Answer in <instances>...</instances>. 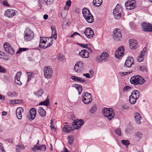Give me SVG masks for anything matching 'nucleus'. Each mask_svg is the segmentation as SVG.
<instances>
[{
  "mask_svg": "<svg viewBox=\"0 0 152 152\" xmlns=\"http://www.w3.org/2000/svg\"><path fill=\"white\" fill-rule=\"evenodd\" d=\"M130 81L132 84L134 85H142L145 82L144 79L139 75L132 77Z\"/></svg>",
  "mask_w": 152,
  "mask_h": 152,
  "instance_id": "1",
  "label": "nucleus"
},
{
  "mask_svg": "<svg viewBox=\"0 0 152 152\" xmlns=\"http://www.w3.org/2000/svg\"><path fill=\"white\" fill-rule=\"evenodd\" d=\"M71 118L72 120L73 121L72 124V126L74 130L79 129L80 128L81 126L83 124L84 121L83 120L77 118L74 119L75 118L74 115H72Z\"/></svg>",
  "mask_w": 152,
  "mask_h": 152,
  "instance_id": "2",
  "label": "nucleus"
},
{
  "mask_svg": "<svg viewBox=\"0 0 152 152\" xmlns=\"http://www.w3.org/2000/svg\"><path fill=\"white\" fill-rule=\"evenodd\" d=\"M82 12L84 18L88 22L91 23L93 22L94 20L93 17L88 9L86 8L83 9Z\"/></svg>",
  "mask_w": 152,
  "mask_h": 152,
  "instance_id": "3",
  "label": "nucleus"
},
{
  "mask_svg": "<svg viewBox=\"0 0 152 152\" xmlns=\"http://www.w3.org/2000/svg\"><path fill=\"white\" fill-rule=\"evenodd\" d=\"M24 39L26 41H30L34 37L33 32L29 28H28L25 30L24 34Z\"/></svg>",
  "mask_w": 152,
  "mask_h": 152,
  "instance_id": "4",
  "label": "nucleus"
},
{
  "mask_svg": "<svg viewBox=\"0 0 152 152\" xmlns=\"http://www.w3.org/2000/svg\"><path fill=\"white\" fill-rule=\"evenodd\" d=\"M122 12L121 7L118 4L113 11V15L115 18L116 19H119L121 17Z\"/></svg>",
  "mask_w": 152,
  "mask_h": 152,
  "instance_id": "5",
  "label": "nucleus"
},
{
  "mask_svg": "<svg viewBox=\"0 0 152 152\" xmlns=\"http://www.w3.org/2000/svg\"><path fill=\"white\" fill-rule=\"evenodd\" d=\"M84 69V65L83 63L81 61L77 62L75 65L74 70L77 73H80Z\"/></svg>",
  "mask_w": 152,
  "mask_h": 152,
  "instance_id": "6",
  "label": "nucleus"
},
{
  "mask_svg": "<svg viewBox=\"0 0 152 152\" xmlns=\"http://www.w3.org/2000/svg\"><path fill=\"white\" fill-rule=\"evenodd\" d=\"M44 75L47 79L50 78L53 74V70L50 66H45L43 69Z\"/></svg>",
  "mask_w": 152,
  "mask_h": 152,
  "instance_id": "7",
  "label": "nucleus"
},
{
  "mask_svg": "<svg viewBox=\"0 0 152 152\" xmlns=\"http://www.w3.org/2000/svg\"><path fill=\"white\" fill-rule=\"evenodd\" d=\"M92 100L91 94L87 92H85L82 99L83 102L85 104H88L91 102Z\"/></svg>",
  "mask_w": 152,
  "mask_h": 152,
  "instance_id": "8",
  "label": "nucleus"
},
{
  "mask_svg": "<svg viewBox=\"0 0 152 152\" xmlns=\"http://www.w3.org/2000/svg\"><path fill=\"white\" fill-rule=\"evenodd\" d=\"M3 46L4 49L7 53L11 55H13L15 51L14 49L9 43L5 42L4 43Z\"/></svg>",
  "mask_w": 152,
  "mask_h": 152,
  "instance_id": "9",
  "label": "nucleus"
},
{
  "mask_svg": "<svg viewBox=\"0 0 152 152\" xmlns=\"http://www.w3.org/2000/svg\"><path fill=\"white\" fill-rule=\"evenodd\" d=\"M124 48L123 46L118 48L115 52V57L118 59L121 58L124 55Z\"/></svg>",
  "mask_w": 152,
  "mask_h": 152,
  "instance_id": "10",
  "label": "nucleus"
},
{
  "mask_svg": "<svg viewBox=\"0 0 152 152\" xmlns=\"http://www.w3.org/2000/svg\"><path fill=\"white\" fill-rule=\"evenodd\" d=\"M108 57V54L106 52H103L99 56L96 57V59L99 62H104L107 60Z\"/></svg>",
  "mask_w": 152,
  "mask_h": 152,
  "instance_id": "11",
  "label": "nucleus"
},
{
  "mask_svg": "<svg viewBox=\"0 0 152 152\" xmlns=\"http://www.w3.org/2000/svg\"><path fill=\"white\" fill-rule=\"evenodd\" d=\"M143 31H152V25L150 23L143 22L141 24Z\"/></svg>",
  "mask_w": 152,
  "mask_h": 152,
  "instance_id": "12",
  "label": "nucleus"
},
{
  "mask_svg": "<svg viewBox=\"0 0 152 152\" xmlns=\"http://www.w3.org/2000/svg\"><path fill=\"white\" fill-rule=\"evenodd\" d=\"M125 6L126 9L132 10L135 7L136 3L134 1H129L125 3Z\"/></svg>",
  "mask_w": 152,
  "mask_h": 152,
  "instance_id": "13",
  "label": "nucleus"
},
{
  "mask_svg": "<svg viewBox=\"0 0 152 152\" xmlns=\"http://www.w3.org/2000/svg\"><path fill=\"white\" fill-rule=\"evenodd\" d=\"M113 37L116 41H119L122 37L121 34L119 29H115L114 31Z\"/></svg>",
  "mask_w": 152,
  "mask_h": 152,
  "instance_id": "14",
  "label": "nucleus"
},
{
  "mask_svg": "<svg viewBox=\"0 0 152 152\" xmlns=\"http://www.w3.org/2000/svg\"><path fill=\"white\" fill-rule=\"evenodd\" d=\"M83 33L85 36L88 38H91L94 35L93 31L91 28H87L84 31Z\"/></svg>",
  "mask_w": 152,
  "mask_h": 152,
  "instance_id": "15",
  "label": "nucleus"
},
{
  "mask_svg": "<svg viewBox=\"0 0 152 152\" xmlns=\"http://www.w3.org/2000/svg\"><path fill=\"white\" fill-rule=\"evenodd\" d=\"M15 15V11L14 10L11 9L6 10L4 13V15L9 18H11Z\"/></svg>",
  "mask_w": 152,
  "mask_h": 152,
  "instance_id": "16",
  "label": "nucleus"
},
{
  "mask_svg": "<svg viewBox=\"0 0 152 152\" xmlns=\"http://www.w3.org/2000/svg\"><path fill=\"white\" fill-rule=\"evenodd\" d=\"M134 60L132 57H128L126 60L124 66L130 68L133 64Z\"/></svg>",
  "mask_w": 152,
  "mask_h": 152,
  "instance_id": "17",
  "label": "nucleus"
},
{
  "mask_svg": "<svg viewBox=\"0 0 152 152\" xmlns=\"http://www.w3.org/2000/svg\"><path fill=\"white\" fill-rule=\"evenodd\" d=\"M51 28L52 31V36L50 37H48V39H50V42H52L53 43V39L51 37H52L55 39H56L57 37V33L56 28L54 26H52Z\"/></svg>",
  "mask_w": 152,
  "mask_h": 152,
  "instance_id": "18",
  "label": "nucleus"
},
{
  "mask_svg": "<svg viewBox=\"0 0 152 152\" xmlns=\"http://www.w3.org/2000/svg\"><path fill=\"white\" fill-rule=\"evenodd\" d=\"M147 48L146 47H144L140 54L137 58V61L139 62H141L143 61L144 58V56L145 53H146Z\"/></svg>",
  "mask_w": 152,
  "mask_h": 152,
  "instance_id": "19",
  "label": "nucleus"
},
{
  "mask_svg": "<svg viewBox=\"0 0 152 152\" xmlns=\"http://www.w3.org/2000/svg\"><path fill=\"white\" fill-rule=\"evenodd\" d=\"M79 55L83 58H87L89 57V53L86 50H82L79 53Z\"/></svg>",
  "mask_w": 152,
  "mask_h": 152,
  "instance_id": "20",
  "label": "nucleus"
},
{
  "mask_svg": "<svg viewBox=\"0 0 152 152\" xmlns=\"http://www.w3.org/2000/svg\"><path fill=\"white\" fill-rule=\"evenodd\" d=\"M21 72H18L15 77V83L18 85H21L22 83L20 81V76L21 75Z\"/></svg>",
  "mask_w": 152,
  "mask_h": 152,
  "instance_id": "21",
  "label": "nucleus"
},
{
  "mask_svg": "<svg viewBox=\"0 0 152 152\" xmlns=\"http://www.w3.org/2000/svg\"><path fill=\"white\" fill-rule=\"evenodd\" d=\"M102 112L103 114H115L113 109L111 108H104L102 110Z\"/></svg>",
  "mask_w": 152,
  "mask_h": 152,
  "instance_id": "22",
  "label": "nucleus"
},
{
  "mask_svg": "<svg viewBox=\"0 0 152 152\" xmlns=\"http://www.w3.org/2000/svg\"><path fill=\"white\" fill-rule=\"evenodd\" d=\"M73 130H74V129L72 127L69 126L68 125L64 126L63 128V131L66 133L70 132Z\"/></svg>",
  "mask_w": 152,
  "mask_h": 152,
  "instance_id": "23",
  "label": "nucleus"
},
{
  "mask_svg": "<svg viewBox=\"0 0 152 152\" xmlns=\"http://www.w3.org/2000/svg\"><path fill=\"white\" fill-rule=\"evenodd\" d=\"M71 79L74 81L76 82H81L82 83H84L85 81V80L83 79L80 77H78L77 76H72L71 77Z\"/></svg>",
  "mask_w": 152,
  "mask_h": 152,
  "instance_id": "24",
  "label": "nucleus"
},
{
  "mask_svg": "<svg viewBox=\"0 0 152 152\" xmlns=\"http://www.w3.org/2000/svg\"><path fill=\"white\" fill-rule=\"evenodd\" d=\"M130 47L132 49H135L137 47V43L136 41L131 40L129 41Z\"/></svg>",
  "mask_w": 152,
  "mask_h": 152,
  "instance_id": "25",
  "label": "nucleus"
},
{
  "mask_svg": "<svg viewBox=\"0 0 152 152\" xmlns=\"http://www.w3.org/2000/svg\"><path fill=\"white\" fill-rule=\"evenodd\" d=\"M131 96H132L134 98H136V99H138L140 96V93L139 91L137 90H135L133 91L132 93L131 94Z\"/></svg>",
  "mask_w": 152,
  "mask_h": 152,
  "instance_id": "26",
  "label": "nucleus"
},
{
  "mask_svg": "<svg viewBox=\"0 0 152 152\" xmlns=\"http://www.w3.org/2000/svg\"><path fill=\"white\" fill-rule=\"evenodd\" d=\"M134 117L137 124H141V120L142 119V118L141 115H136Z\"/></svg>",
  "mask_w": 152,
  "mask_h": 152,
  "instance_id": "27",
  "label": "nucleus"
},
{
  "mask_svg": "<svg viewBox=\"0 0 152 152\" xmlns=\"http://www.w3.org/2000/svg\"><path fill=\"white\" fill-rule=\"evenodd\" d=\"M102 2V0H93V5L97 7H99L101 5Z\"/></svg>",
  "mask_w": 152,
  "mask_h": 152,
  "instance_id": "28",
  "label": "nucleus"
},
{
  "mask_svg": "<svg viewBox=\"0 0 152 152\" xmlns=\"http://www.w3.org/2000/svg\"><path fill=\"white\" fill-rule=\"evenodd\" d=\"M42 1L43 3L48 7H49L53 2V0H42Z\"/></svg>",
  "mask_w": 152,
  "mask_h": 152,
  "instance_id": "29",
  "label": "nucleus"
},
{
  "mask_svg": "<svg viewBox=\"0 0 152 152\" xmlns=\"http://www.w3.org/2000/svg\"><path fill=\"white\" fill-rule=\"evenodd\" d=\"M37 148V151L39 150L42 151L44 152L46 149V145H40Z\"/></svg>",
  "mask_w": 152,
  "mask_h": 152,
  "instance_id": "30",
  "label": "nucleus"
},
{
  "mask_svg": "<svg viewBox=\"0 0 152 152\" xmlns=\"http://www.w3.org/2000/svg\"><path fill=\"white\" fill-rule=\"evenodd\" d=\"M134 136L138 140H140L142 138V134L140 132H137L134 134Z\"/></svg>",
  "mask_w": 152,
  "mask_h": 152,
  "instance_id": "31",
  "label": "nucleus"
},
{
  "mask_svg": "<svg viewBox=\"0 0 152 152\" xmlns=\"http://www.w3.org/2000/svg\"><path fill=\"white\" fill-rule=\"evenodd\" d=\"M75 87L78 90L79 94L80 95L81 94L82 91V86L79 84H75Z\"/></svg>",
  "mask_w": 152,
  "mask_h": 152,
  "instance_id": "32",
  "label": "nucleus"
},
{
  "mask_svg": "<svg viewBox=\"0 0 152 152\" xmlns=\"http://www.w3.org/2000/svg\"><path fill=\"white\" fill-rule=\"evenodd\" d=\"M74 136L72 135H69L68 137V143L70 145H72L73 144L74 140Z\"/></svg>",
  "mask_w": 152,
  "mask_h": 152,
  "instance_id": "33",
  "label": "nucleus"
},
{
  "mask_svg": "<svg viewBox=\"0 0 152 152\" xmlns=\"http://www.w3.org/2000/svg\"><path fill=\"white\" fill-rule=\"evenodd\" d=\"M136 99L132 96H131V95H130L129 98V101L130 103L132 104H134L136 103V100L137 99Z\"/></svg>",
  "mask_w": 152,
  "mask_h": 152,
  "instance_id": "34",
  "label": "nucleus"
},
{
  "mask_svg": "<svg viewBox=\"0 0 152 152\" xmlns=\"http://www.w3.org/2000/svg\"><path fill=\"white\" fill-rule=\"evenodd\" d=\"M133 130V128L131 126H129L125 130V132L126 134L131 133Z\"/></svg>",
  "mask_w": 152,
  "mask_h": 152,
  "instance_id": "35",
  "label": "nucleus"
},
{
  "mask_svg": "<svg viewBox=\"0 0 152 152\" xmlns=\"http://www.w3.org/2000/svg\"><path fill=\"white\" fill-rule=\"evenodd\" d=\"M49 104V99L48 98H47L44 101L41 102L39 103V105H44L45 106H48Z\"/></svg>",
  "mask_w": 152,
  "mask_h": 152,
  "instance_id": "36",
  "label": "nucleus"
},
{
  "mask_svg": "<svg viewBox=\"0 0 152 152\" xmlns=\"http://www.w3.org/2000/svg\"><path fill=\"white\" fill-rule=\"evenodd\" d=\"M24 148V146L23 145H17L15 148L17 152H20L21 150H23Z\"/></svg>",
  "mask_w": 152,
  "mask_h": 152,
  "instance_id": "37",
  "label": "nucleus"
},
{
  "mask_svg": "<svg viewBox=\"0 0 152 152\" xmlns=\"http://www.w3.org/2000/svg\"><path fill=\"white\" fill-rule=\"evenodd\" d=\"M0 58L7 60H8L9 59L8 57L5 55L4 53L1 51H0Z\"/></svg>",
  "mask_w": 152,
  "mask_h": 152,
  "instance_id": "38",
  "label": "nucleus"
},
{
  "mask_svg": "<svg viewBox=\"0 0 152 152\" xmlns=\"http://www.w3.org/2000/svg\"><path fill=\"white\" fill-rule=\"evenodd\" d=\"M121 142L123 145H125L126 147L130 144L129 141L127 140H122Z\"/></svg>",
  "mask_w": 152,
  "mask_h": 152,
  "instance_id": "39",
  "label": "nucleus"
},
{
  "mask_svg": "<svg viewBox=\"0 0 152 152\" xmlns=\"http://www.w3.org/2000/svg\"><path fill=\"white\" fill-rule=\"evenodd\" d=\"M43 39V37H40V43L39 44V47L40 48L43 49H45L47 48V47L46 46H45V45L42 44L41 43V41Z\"/></svg>",
  "mask_w": 152,
  "mask_h": 152,
  "instance_id": "40",
  "label": "nucleus"
},
{
  "mask_svg": "<svg viewBox=\"0 0 152 152\" xmlns=\"http://www.w3.org/2000/svg\"><path fill=\"white\" fill-rule=\"evenodd\" d=\"M23 110L22 108L20 107L18 108L16 111V114H21Z\"/></svg>",
  "mask_w": 152,
  "mask_h": 152,
  "instance_id": "41",
  "label": "nucleus"
},
{
  "mask_svg": "<svg viewBox=\"0 0 152 152\" xmlns=\"http://www.w3.org/2000/svg\"><path fill=\"white\" fill-rule=\"evenodd\" d=\"M38 112L39 114H45L46 111L42 108L40 107L38 108Z\"/></svg>",
  "mask_w": 152,
  "mask_h": 152,
  "instance_id": "42",
  "label": "nucleus"
},
{
  "mask_svg": "<svg viewBox=\"0 0 152 152\" xmlns=\"http://www.w3.org/2000/svg\"><path fill=\"white\" fill-rule=\"evenodd\" d=\"M97 109L96 106L95 104L93 105L92 107L91 108L90 110V111L91 113H94L96 111Z\"/></svg>",
  "mask_w": 152,
  "mask_h": 152,
  "instance_id": "43",
  "label": "nucleus"
},
{
  "mask_svg": "<svg viewBox=\"0 0 152 152\" xmlns=\"http://www.w3.org/2000/svg\"><path fill=\"white\" fill-rule=\"evenodd\" d=\"M8 96H17V94L16 92H9L7 93Z\"/></svg>",
  "mask_w": 152,
  "mask_h": 152,
  "instance_id": "44",
  "label": "nucleus"
},
{
  "mask_svg": "<svg viewBox=\"0 0 152 152\" xmlns=\"http://www.w3.org/2000/svg\"><path fill=\"white\" fill-rule=\"evenodd\" d=\"M36 115H27V117L30 120H34L35 116Z\"/></svg>",
  "mask_w": 152,
  "mask_h": 152,
  "instance_id": "45",
  "label": "nucleus"
},
{
  "mask_svg": "<svg viewBox=\"0 0 152 152\" xmlns=\"http://www.w3.org/2000/svg\"><path fill=\"white\" fill-rule=\"evenodd\" d=\"M39 140H38L37 141V144L34 145V146L32 148V150L34 152H37V148L39 146Z\"/></svg>",
  "mask_w": 152,
  "mask_h": 152,
  "instance_id": "46",
  "label": "nucleus"
},
{
  "mask_svg": "<svg viewBox=\"0 0 152 152\" xmlns=\"http://www.w3.org/2000/svg\"><path fill=\"white\" fill-rule=\"evenodd\" d=\"M43 93L42 90H40L38 91L35 93V94L38 96H42Z\"/></svg>",
  "mask_w": 152,
  "mask_h": 152,
  "instance_id": "47",
  "label": "nucleus"
},
{
  "mask_svg": "<svg viewBox=\"0 0 152 152\" xmlns=\"http://www.w3.org/2000/svg\"><path fill=\"white\" fill-rule=\"evenodd\" d=\"M139 69L140 70L144 72L145 71H146L147 70V68L146 66H140L139 67Z\"/></svg>",
  "mask_w": 152,
  "mask_h": 152,
  "instance_id": "48",
  "label": "nucleus"
},
{
  "mask_svg": "<svg viewBox=\"0 0 152 152\" xmlns=\"http://www.w3.org/2000/svg\"><path fill=\"white\" fill-rule=\"evenodd\" d=\"M115 115H104V116L107 117L109 120H111L114 117Z\"/></svg>",
  "mask_w": 152,
  "mask_h": 152,
  "instance_id": "49",
  "label": "nucleus"
},
{
  "mask_svg": "<svg viewBox=\"0 0 152 152\" xmlns=\"http://www.w3.org/2000/svg\"><path fill=\"white\" fill-rule=\"evenodd\" d=\"M28 49L27 48H20L18 52H17V53L18 54L21 52L27 50Z\"/></svg>",
  "mask_w": 152,
  "mask_h": 152,
  "instance_id": "50",
  "label": "nucleus"
},
{
  "mask_svg": "<svg viewBox=\"0 0 152 152\" xmlns=\"http://www.w3.org/2000/svg\"><path fill=\"white\" fill-rule=\"evenodd\" d=\"M115 132L119 136H121L122 134L121 129L119 128H118L117 129L115 130Z\"/></svg>",
  "mask_w": 152,
  "mask_h": 152,
  "instance_id": "51",
  "label": "nucleus"
},
{
  "mask_svg": "<svg viewBox=\"0 0 152 152\" xmlns=\"http://www.w3.org/2000/svg\"><path fill=\"white\" fill-rule=\"evenodd\" d=\"M30 114H36V111L34 108H32L29 110Z\"/></svg>",
  "mask_w": 152,
  "mask_h": 152,
  "instance_id": "52",
  "label": "nucleus"
},
{
  "mask_svg": "<svg viewBox=\"0 0 152 152\" xmlns=\"http://www.w3.org/2000/svg\"><path fill=\"white\" fill-rule=\"evenodd\" d=\"M27 74L28 75V81H29L31 79L32 76V73L30 72H27Z\"/></svg>",
  "mask_w": 152,
  "mask_h": 152,
  "instance_id": "53",
  "label": "nucleus"
},
{
  "mask_svg": "<svg viewBox=\"0 0 152 152\" xmlns=\"http://www.w3.org/2000/svg\"><path fill=\"white\" fill-rule=\"evenodd\" d=\"M50 128L51 129H55V125L53 123V119H51L50 121Z\"/></svg>",
  "mask_w": 152,
  "mask_h": 152,
  "instance_id": "54",
  "label": "nucleus"
},
{
  "mask_svg": "<svg viewBox=\"0 0 152 152\" xmlns=\"http://www.w3.org/2000/svg\"><path fill=\"white\" fill-rule=\"evenodd\" d=\"M0 152H6L2 144L1 143H0Z\"/></svg>",
  "mask_w": 152,
  "mask_h": 152,
  "instance_id": "55",
  "label": "nucleus"
},
{
  "mask_svg": "<svg viewBox=\"0 0 152 152\" xmlns=\"http://www.w3.org/2000/svg\"><path fill=\"white\" fill-rule=\"evenodd\" d=\"M2 4L5 6L9 7L10 5L7 2L6 0H5L2 2Z\"/></svg>",
  "mask_w": 152,
  "mask_h": 152,
  "instance_id": "56",
  "label": "nucleus"
},
{
  "mask_svg": "<svg viewBox=\"0 0 152 152\" xmlns=\"http://www.w3.org/2000/svg\"><path fill=\"white\" fill-rule=\"evenodd\" d=\"M39 5L38 7L39 9H41L42 7V5L41 4V0H37Z\"/></svg>",
  "mask_w": 152,
  "mask_h": 152,
  "instance_id": "57",
  "label": "nucleus"
},
{
  "mask_svg": "<svg viewBox=\"0 0 152 152\" xmlns=\"http://www.w3.org/2000/svg\"><path fill=\"white\" fill-rule=\"evenodd\" d=\"M131 89V87L128 86H126L124 88V91H129L130 89Z\"/></svg>",
  "mask_w": 152,
  "mask_h": 152,
  "instance_id": "58",
  "label": "nucleus"
},
{
  "mask_svg": "<svg viewBox=\"0 0 152 152\" xmlns=\"http://www.w3.org/2000/svg\"><path fill=\"white\" fill-rule=\"evenodd\" d=\"M14 101V103L16 104L21 103H22L23 102L22 100L20 99H17L15 100Z\"/></svg>",
  "mask_w": 152,
  "mask_h": 152,
  "instance_id": "59",
  "label": "nucleus"
},
{
  "mask_svg": "<svg viewBox=\"0 0 152 152\" xmlns=\"http://www.w3.org/2000/svg\"><path fill=\"white\" fill-rule=\"evenodd\" d=\"M6 72L5 69L3 67L0 66V72L5 73Z\"/></svg>",
  "mask_w": 152,
  "mask_h": 152,
  "instance_id": "60",
  "label": "nucleus"
},
{
  "mask_svg": "<svg viewBox=\"0 0 152 152\" xmlns=\"http://www.w3.org/2000/svg\"><path fill=\"white\" fill-rule=\"evenodd\" d=\"M80 45L83 47L85 48H88V44H79Z\"/></svg>",
  "mask_w": 152,
  "mask_h": 152,
  "instance_id": "61",
  "label": "nucleus"
},
{
  "mask_svg": "<svg viewBox=\"0 0 152 152\" xmlns=\"http://www.w3.org/2000/svg\"><path fill=\"white\" fill-rule=\"evenodd\" d=\"M122 107L124 109H127L129 108V107L127 105L125 104L122 106Z\"/></svg>",
  "mask_w": 152,
  "mask_h": 152,
  "instance_id": "62",
  "label": "nucleus"
},
{
  "mask_svg": "<svg viewBox=\"0 0 152 152\" xmlns=\"http://www.w3.org/2000/svg\"><path fill=\"white\" fill-rule=\"evenodd\" d=\"M83 75L85 76L87 78H91V77L90 76L89 74L88 73L83 74Z\"/></svg>",
  "mask_w": 152,
  "mask_h": 152,
  "instance_id": "63",
  "label": "nucleus"
},
{
  "mask_svg": "<svg viewBox=\"0 0 152 152\" xmlns=\"http://www.w3.org/2000/svg\"><path fill=\"white\" fill-rule=\"evenodd\" d=\"M60 152H69L68 151V149L66 148H64L63 150Z\"/></svg>",
  "mask_w": 152,
  "mask_h": 152,
  "instance_id": "64",
  "label": "nucleus"
}]
</instances>
